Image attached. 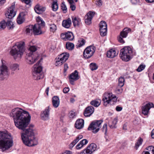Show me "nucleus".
Wrapping results in <instances>:
<instances>
[{
	"instance_id": "1",
	"label": "nucleus",
	"mask_w": 154,
	"mask_h": 154,
	"mask_svg": "<svg viewBox=\"0 0 154 154\" xmlns=\"http://www.w3.org/2000/svg\"><path fill=\"white\" fill-rule=\"evenodd\" d=\"M10 116L13 118L15 126L23 131L21 137L24 144L29 146L37 145L38 142L35 135L34 126H28L31 119L28 112L17 108L12 110Z\"/></svg>"
},
{
	"instance_id": "2",
	"label": "nucleus",
	"mask_w": 154,
	"mask_h": 154,
	"mask_svg": "<svg viewBox=\"0 0 154 154\" xmlns=\"http://www.w3.org/2000/svg\"><path fill=\"white\" fill-rule=\"evenodd\" d=\"M13 144V138L10 133L0 131V149L2 151L9 149Z\"/></svg>"
},
{
	"instance_id": "3",
	"label": "nucleus",
	"mask_w": 154,
	"mask_h": 154,
	"mask_svg": "<svg viewBox=\"0 0 154 154\" xmlns=\"http://www.w3.org/2000/svg\"><path fill=\"white\" fill-rule=\"evenodd\" d=\"M25 42H20L15 43L9 52L10 54L15 60L21 58L25 51Z\"/></svg>"
},
{
	"instance_id": "4",
	"label": "nucleus",
	"mask_w": 154,
	"mask_h": 154,
	"mask_svg": "<svg viewBox=\"0 0 154 154\" xmlns=\"http://www.w3.org/2000/svg\"><path fill=\"white\" fill-rule=\"evenodd\" d=\"M37 48L35 46H31L29 48V52L26 56V61L29 64L34 63L39 58V54L35 52Z\"/></svg>"
},
{
	"instance_id": "5",
	"label": "nucleus",
	"mask_w": 154,
	"mask_h": 154,
	"mask_svg": "<svg viewBox=\"0 0 154 154\" xmlns=\"http://www.w3.org/2000/svg\"><path fill=\"white\" fill-rule=\"evenodd\" d=\"M119 55L121 58L123 60L128 61L132 58V50L129 46L125 47L121 50Z\"/></svg>"
},
{
	"instance_id": "6",
	"label": "nucleus",
	"mask_w": 154,
	"mask_h": 154,
	"mask_svg": "<svg viewBox=\"0 0 154 154\" xmlns=\"http://www.w3.org/2000/svg\"><path fill=\"white\" fill-rule=\"evenodd\" d=\"M41 60V59L33 67L32 74L33 78L35 80L40 79L44 77V75L42 72V67L39 65Z\"/></svg>"
},
{
	"instance_id": "7",
	"label": "nucleus",
	"mask_w": 154,
	"mask_h": 154,
	"mask_svg": "<svg viewBox=\"0 0 154 154\" xmlns=\"http://www.w3.org/2000/svg\"><path fill=\"white\" fill-rule=\"evenodd\" d=\"M103 100L104 105L106 106L109 104L110 105L114 104V103L116 102L117 98L115 96H113L112 93H105L103 95Z\"/></svg>"
},
{
	"instance_id": "8",
	"label": "nucleus",
	"mask_w": 154,
	"mask_h": 154,
	"mask_svg": "<svg viewBox=\"0 0 154 154\" xmlns=\"http://www.w3.org/2000/svg\"><path fill=\"white\" fill-rule=\"evenodd\" d=\"M2 64L0 66V79L3 80L8 77L10 72L9 69L2 60Z\"/></svg>"
},
{
	"instance_id": "9",
	"label": "nucleus",
	"mask_w": 154,
	"mask_h": 154,
	"mask_svg": "<svg viewBox=\"0 0 154 154\" xmlns=\"http://www.w3.org/2000/svg\"><path fill=\"white\" fill-rule=\"evenodd\" d=\"M95 50V47L93 45H91L87 47L84 51L83 56L87 59L90 58L94 54Z\"/></svg>"
},
{
	"instance_id": "10",
	"label": "nucleus",
	"mask_w": 154,
	"mask_h": 154,
	"mask_svg": "<svg viewBox=\"0 0 154 154\" xmlns=\"http://www.w3.org/2000/svg\"><path fill=\"white\" fill-rule=\"evenodd\" d=\"M38 19L40 20L38 23L35 24L34 26L29 25L27 26L26 29H41L43 28L45 25V22L39 17H38Z\"/></svg>"
},
{
	"instance_id": "11",
	"label": "nucleus",
	"mask_w": 154,
	"mask_h": 154,
	"mask_svg": "<svg viewBox=\"0 0 154 154\" xmlns=\"http://www.w3.org/2000/svg\"><path fill=\"white\" fill-rule=\"evenodd\" d=\"M14 8L15 5H13L8 9L7 12L5 14V16L7 18L9 19H11L15 16L16 13L14 11Z\"/></svg>"
},
{
	"instance_id": "12",
	"label": "nucleus",
	"mask_w": 154,
	"mask_h": 154,
	"mask_svg": "<svg viewBox=\"0 0 154 154\" xmlns=\"http://www.w3.org/2000/svg\"><path fill=\"white\" fill-rule=\"evenodd\" d=\"M95 13L90 11L85 16V22L86 24L89 25L91 23V20L94 17Z\"/></svg>"
},
{
	"instance_id": "13",
	"label": "nucleus",
	"mask_w": 154,
	"mask_h": 154,
	"mask_svg": "<svg viewBox=\"0 0 154 154\" xmlns=\"http://www.w3.org/2000/svg\"><path fill=\"white\" fill-rule=\"evenodd\" d=\"M79 78V76L78 75V72L76 70H75L69 75V80L70 83L71 84L74 85V81L77 80Z\"/></svg>"
},
{
	"instance_id": "14",
	"label": "nucleus",
	"mask_w": 154,
	"mask_h": 154,
	"mask_svg": "<svg viewBox=\"0 0 154 154\" xmlns=\"http://www.w3.org/2000/svg\"><path fill=\"white\" fill-rule=\"evenodd\" d=\"M51 109L49 106L46 108L45 110L42 112L41 114V118L42 119L46 120L49 119V112Z\"/></svg>"
},
{
	"instance_id": "15",
	"label": "nucleus",
	"mask_w": 154,
	"mask_h": 154,
	"mask_svg": "<svg viewBox=\"0 0 154 154\" xmlns=\"http://www.w3.org/2000/svg\"><path fill=\"white\" fill-rule=\"evenodd\" d=\"M153 105L152 103H148L145 105L142 106L141 108L142 113L145 116L147 115L150 109L153 107Z\"/></svg>"
},
{
	"instance_id": "16",
	"label": "nucleus",
	"mask_w": 154,
	"mask_h": 154,
	"mask_svg": "<svg viewBox=\"0 0 154 154\" xmlns=\"http://www.w3.org/2000/svg\"><path fill=\"white\" fill-rule=\"evenodd\" d=\"M72 18L74 26L76 28H79L82 25L80 19L74 17H72Z\"/></svg>"
},
{
	"instance_id": "17",
	"label": "nucleus",
	"mask_w": 154,
	"mask_h": 154,
	"mask_svg": "<svg viewBox=\"0 0 154 154\" xmlns=\"http://www.w3.org/2000/svg\"><path fill=\"white\" fill-rule=\"evenodd\" d=\"M94 109L91 106H89L87 107L85 109L84 114L85 117L90 116L94 112Z\"/></svg>"
},
{
	"instance_id": "18",
	"label": "nucleus",
	"mask_w": 154,
	"mask_h": 154,
	"mask_svg": "<svg viewBox=\"0 0 154 154\" xmlns=\"http://www.w3.org/2000/svg\"><path fill=\"white\" fill-rule=\"evenodd\" d=\"M84 123V122L83 119H78L75 123V127L77 129H80L83 128Z\"/></svg>"
},
{
	"instance_id": "19",
	"label": "nucleus",
	"mask_w": 154,
	"mask_h": 154,
	"mask_svg": "<svg viewBox=\"0 0 154 154\" xmlns=\"http://www.w3.org/2000/svg\"><path fill=\"white\" fill-rule=\"evenodd\" d=\"M88 130L89 131H92L94 133H96V121L92 122L89 125Z\"/></svg>"
},
{
	"instance_id": "20",
	"label": "nucleus",
	"mask_w": 154,
	"mask_h": 154,
	"mask_svg": "<svg viewBox=\"0 0 154 154\" xmlns=\"http://www.w3.org/2000/svg\"><path fill=\"white\" fill-rule=\"evenodd\" d=\"M52 102L53 106L55 108H57L60 104V100L58 97L54 96L53 97L52 99Z\"/></svg>"
},
{
	"instance_id": "21",
	"label": "nucleus",
	"mask_w": 154,
	"mask_h": 154,
	"mask_svg": "<svg viewBox=\"0 0 154 154\" xmlns=\"http://www.w3.org/2000/svg\"><path fill=\"white\" fill-rule=\"evenodd\" d=\"M117 122V119L116 118H114L113 120H111L109 121L108 125L111 129L116 128H117L116 125Z\"/></svg>"
},
{
	"instance_id": "22",
	"label": "nucleus",
	"mask_w": 154,
	"mask_h": 154,
	"mask_svg": "<svg viewBox=\"0 0 154 154\" xmlns=\"http://www.w3.org/2000/svg\"><path fill=\"white\" fill-rule=\"evenodd\" d=\"M96 145L94 143H92L86 148L90 154L92 153L96 149Z\"/></svg>"
},
{
	"instance_id": "23",
	"label": "nucleus",
	"mask_w": 154,
	"mask_h": 154,
	"mask_svg": "<svg viewBox=\"0 0 154 154\" xmlns=\"http://www.w3.org/2000/svg\"><path fill=\"white\" fill-rule=\"evenodd\" d=\"M72 24V22L71 19L68 18L66 20H64L62 22V26L65 28H69Z\"/></svg>"
},
{
	"instance_id": "24",
	"label": "nucleus",
	"mask_w": 154,
	"mask_h": 154,
	"mask_svg": "<svg viewBox=\"0 0 154 154\" xmlns=\"http://www.w3.org/2000/svg\"><path fill=\"white\" fill-rule=\"evenodd\" d=\"M19 65L16 63H14L11 64L10 68L12 71L17 72L20 69Z\"/></svg>"
},
{
	"instance_id": "25",
	"label": "nucleus",
	"mask_w": 154,
	"mask_h": 154,
	"mask_svg": "<svg viewBox=\"0 0 154 154\" xmlns=\"http://www.w3.org/2000/svg\"><path fill=\"white\" fill-rule=\"evenodd\" d=\"M117 54H116V51L112 49L107 52V56L108 57L112 58L116 56Z\"/></svg>"
},
{
	"instance_id": "26",
	"label": "nucleus",
	"mask_w": 154,
	"mask_h": 154,
	"mask_svg": "<svg viewBox=\"0 0 154 154\" xmlns=\"http://www.w3.org/2000/svg\"><path fill=\"white\" fill-rule=\"evenodd\" d=\"M69 54L67 53H63L61 54L59 58L60 59L61 61L65 62L68 59Z\"/></svg>"
},
{
	"instance_id": "27",
	"label": "nucleus",
	"mask_w": 154,
	"mask_h": 154,
	"mask_svg": "<svg viewBox=\"0 0 154 154\" xmlns=\"http://www.w3.org/2000/svg\"><path fill=\"white\" fill-rule=\"evenodd\" d=\"M24 14L23 13H21L19 14L17 19V22L18 24H21L24 21Z\"/></svg>"
},
{
	"instance_id": "28",
	"label": "nucleus",
	"mask_w": 154,
	"mask_h": 154,
	"mask_svg": "<svg viewBox=\"0 0 154 154\" xmlns=\"http://www.w3.org/2000/svg\"><path fill=\"white\" fill-rule=\"evenodd\" d=\"M83 137L82 135H78L70 144V147H73L79 141V140Z\"/></svg>"
},
{
	"instance_id": "29",
	"label": "nucleus",
	"mask_w": 154,
	"mask_h": 154,
	"mask_svg": "<svg viewBox=\"0 0 154 154\" xmlns=\"http://www.w3.org/2000/svg\"><path fill=\"white\" fill-rule=\"evenodd\" d=\"M131 32V29H126L125 30L123 29V30L120 32L119 35L122 36L124 38H125L126 37L128 33Z\"/></svg>"
},
{
	"instance_id": "30",
	"label": "nucleus",
	"mask_w": 154,
	"mask_h": 154,
	"mask_svg": "<svg viewBox=\"0 0 154 154\" xmlns=\"http://www.w3.org/2000/svg\"><path fill=\"white\" fill-rule=\"evenodd\" d=\"M33 30V33L34 35H38L43 34L45 32V31L42 29H31Z\"/></svg>"
},
{
	"instance_id": "31",
	"label": "nucleus",
	"mask_w": 154,
	"mask_h": 154,
	"mask_svg": "<svg viewBox=\"0 0 154 154\" xmlns=\"http://www.w3.org/2000/svg\"><path fill=\"white\" fill-rule=\"evenodd\" d=\"M66 49L70 50H72L73 49L74 45L73 44L68 42L66 44Z\"/></svg>"
},
{
	"instance_id": "32",
	"label": "nucleus",
	"mask_w": 154,
	"mask_h": 154,
	"mask_svg": "<svg viewBox=\"0 0 154 154\" xmlns=\"http://www.w3.org/2000/svg\"><path fill=\"white\" fill-rule=\"evenodd\" d=\"M143 141V139L141 137H140L138 139L137 142L135 143V148L137 150L139 147L141 145Z\"/></svg>"
},
{
	"instance_id": "33",
	"label": "nucleus",
	"mask_w": 154,
	"mask_h": 154,
	"mask_svg": "<svg viewBox=\"0 0 154 154\" xmlns=\"http://www.w3.org/2000/svg\"><path fill=\"white\" fill-rule=\"evenodd\" d=\"M6 26H7V28L9 29L14 28V23L11 21H8L6 23Z\"/></svg>"
},
{
	"instance_id": "34",
	"label": "nucleus",
	"mask_w": 154,
	"mask_h": 154,
	"mask_svg": "<svg viewBox=\"0 0 154 154\" xmlns=\"http://www.w3.org/2000/svg\"><path fill=\"white\" fill-rule=\"evenodd\" d=\"M85 43V40L82 38H81L80 40H79V43H78L76 45L77 47H80L84 45Z\"/></svg>"
},
{
	"instance_id": "35",
	"label": "nucleus",
	"mask_w": 154,
	"mask_h": 154,
	"mask_svg": "<svg viewBox=\"0 0 154 154\" xmlns=\"http://www.w3.org/2000/svg\"><path fill=\"white\" fill-rule=\"evenodd\" d=\"M66 33L67 40H72L74 38V36L72 33L71 32H68Z\"/></svg>"
},
{
	"instance_id": "36",
	"label": "nucleus",
	"mask_w": 154,
	"mask_h": 154,
	"mask_svg": "<svg viewBox=\"0 0 154 154\" xmlns=\"http://www.w3.org/2000/svg\"><path fill=\"white\" fill-rule=\"evenodd\" d=\"M100 29H107L106 23L103 21H101L99 24Z\"/></svg>"
},
{
	"instance_id": "37",
	"label": "nucleus",
	"mask_w": 154,
	"mask_h": 154,
	"mask_svg": "<svg viewBox=\"0 0 154 154\" xmlns=\"http://www.w3.org/2000/svg\"><path fill=\"white\" fill-rule=\"evenodd\" d=\"M125 79L123 77H121L119 79V86L120 87H123L124 84Z\"/></svg>"
},
{
	"instance_id": "38",
	"label": "nucleus",
	"mask_w": 154,
	"mask_h": 154,
	"mask_svg": "<svg viewBox=\"0 0 154 154\" xmlns=\"http://www.w3.org/2000/svg\"><path fill=\"white\" fill-rule=\"evenodd\" d=\"M52 8L53 11H57L58 8V4L57 1L53 2L52 5Z\"/></svg>"
},
{
	"instance_id": "39",
	"label": "nucleus",
	"mask_w": 154,
	"mask_h": 154,
	"mask_svg": "<svg viewBox=\"0 0 154 154\" xmlns=\"http://www.w3.org/2000/svg\"><path fill=\"white\" fill-rule=\"evenodd\" d=\"M43 9H44V8L42 9L38 6H36L35 8V11L38 14H40L41 12H43L44 11Z\"/></svg>"
},
{
	"instance_id": "40",
	"label": "nucleus",
	"mask_w": 154,
	"mask_h": 154,
	"mask_svg": "<svg viewBox=\"0 0 154 154\" xmlns=\"http://www.w3.org/2000/svg\"><path fill=\"white\" fill-rule=\"evenodd\" d=\"M146 149L148 150L147 152H149L150 154H154V147L153 146H149L146 147Z\"/></svg>"
},
{
	"instance_id": "41",
	"label": "nucleus",
	"mask_w": 154,
	"mask_h": 154,
	"mask_svg": "<svg viewBox=\"0 0 154 154\" xmlns=\"http://www.w3.org/2000/svg\"><path fill=\"white\" fill-rule=\"evenodd\" d=\"M61 7V9L63 11V12L65 13H66L67 12V8L64 2H62Z\"/></svg>"
},
{
	"instance_id": "42",
	"label": "nucleus",
	"mask_w": 154,
	"mask_h": 154,
	"mask_svg": "<svg viewBox=\"0 0 154 154\" xmlns=\"http://www.w3.org/2000/svg\"><path fill=\"white\" fill-rule=\"evenodd\" d=\"M103 122V120H97V132L99 131L100 129V128L101 126L100 125Z\"/></svg>"
},
{
	"instance_id": "43",
	"label": "nucleus",
	"mask_w": 154,
	"mask_h": 154,
	"mask_svg": "<svg viewBox=\"0 0 154 154\" xmlns=\"http://www.w3.org/2000/svg\"><path fill=\"white\" fill-rule=\"evenodd\" d=\"M146 66L145 65L141 64L140 65L136 70L138 72H140L143 70L145 68Z\"/></svg>"
},
{
	"instance_id": "44",
	"label": "nucleus",
	"mask_w": 154,
	"mask_h": 154,
	"mask_svg": "<svg viewBox=\"0 0 154 154\" xmlns=\"http://www.w3.org/2000/svg\"><path fill=\"white\" fill-rule=\"evenodd\" d=\"M100 35L102 36H105L107 34V29H99Z\"/></svg>"
},
{
	"instance_id": "45",
	"label": "nucleus",
	"mask_w": 154,
	"mask_h": 154,
	"mask_svg": "<svg viewBox=\"0 0 154 154\" xmlns=\"http://www.w3.org/2000/svg\"><path fill=\"white\" fill-rule=\"evenodd\" d=\"M90 69L92 71L96 69V64L95 63H91L90 65Z\"/></svg>"
},
{
	"instance_id": "46",
	"label": "nucleus",
	"mask_w": 154,
	"mask_h": 154,
	"mask_svg": "<svg viewBox=\"0 0 154 154\" xmlns=\"http://www.w3.org/2000/svg\"><path fill=\"white\" fill-rule=\"evenodd\" d=\"M6 23L5 21L0 22V29H4L6 27Z\"/></svg>"
},
{
	"instance_id": "47",
	"label": "nucleus",
	"mask_w": 154,
	"mask_h": 154,
	"mask_svg": "<svg viewBox=\"0 0 154 154\" xmlns=\"http://www.w3.org/2000/svg\"><path fill=\"white\" fill-rule=\"evenodd\" d=\"M101 130L103 132H105V134H106L107 131V125L106 124H105L103 125Z\"/></svg>"
},
{
	"instance_id": "48",
	"label": "nucleus",
	"mask_w": 154,
	"mask_h": 154,
	"mask_svg": "<svg viewBox=\"0 0 154 154\" xmlns=\"http://www.w3.org/2000/svg\"><path fill=\"white\" fill-rule=\"evenodd\" d=\"M123 38H124L123 37H122V36H121L120 35H119L118 37V41L122 43H124L125 42L123 40Z\"/></svg>"
},
{
	"instance_id": "49",
	"label": "nucleus",
	"mask_w": 154,
	"mask_h": 154,
	"mask_svg": "<svg viewBox=\"0 0 154 154\" xmlns=\"http://www.w3.org/2000/svg\"><path fill=\"white\" fill-rule=\"evenodd\" d=\"M70 8L72 11H74L76 8V6L75 3L70 4Z\"/></svg>"
},
{
	"instance_id": "50",
	"label": "nucleus",
	"mask_w": 154,
	"mask_h": 154,
	"mask_svg": "<svg viewBox=\"0 0 154 154\" xmlns=\"http://www.w3.org/2000/svg\"><path fill=\"white\" fill-rule=\"evenodd\" d=\"M80 142L82 146H83L84 145H85L88 143V141L86 139H84L81 141Z\"/></svg>"
},
{
	"instance_id": "51",
	"label": "nucleus",
	"mask_w": 154,
	"mask_h": 154,
	"mask_svg": "<svg viewBox=\"0 0 154 154\" xmlns=\"http://www.w3.org/2000/svg\"><path fill=\"white\" fill-rule=\"evenodd\" d=\"M66 35V34L62 33L61 34L60 36L62 39L66 41L67 40Z\"/></svg>"
},
{
	"instance_id": "52",
	"label": "nucleus",
	"mask_w": 154,
	"mask_h": 154,
	"mask_svg": "<svg viewBox=\"0 0 154 154\" xmlns=\"http://www.w3.org/2000/svg\"><path fill=\"white\" fill-rule=\"evenodd\" d=\"M59 60L56 61V66L57 65H62V63L63 62V61H61L60 59L59 58Z\"/></svg>"
},
{
	"instance_id": "53",
	"label": "nucleus",
	"mask_w": 154,
	"mask_h": 154,
	"mask_svg": "<svg viewBox=\"0 0 154 154\" xmlns=\"http://www.w3.org/2000/svg\"><path fill=\"white\" fill-rule=\"evenodd\" d=\"M76 115V113L73 111H71L70 112L69 117L70 118H73Z\"/></svg>"
},
{
	"instance_id": "54",
	"label": "nucleus",
	"mask_w": 154,
	"mask_h": 154,
	"mask_svg": "<svg viewBox=\"0 0 154 154\" xmlns=\"http://www.w3.org/2000/svg\"><path fill=\"white\" fill-rule=\"evenodd\" d=\"M25 32L28 35H30V33H33V30L31 29H26Z\"/></svg>"
},
{
	"instance_id": "55",
	"label": "nucleus",
	"mask_w": 154,
	"mask_h": 154,
	"mask_svg": "<svg viewBox=\"0 0 154 154\" xmlns=\"http://www.w3.org/2000/svg\"><path fill=\"white\" fill-rule=\"evenodd\" d=\"M80 154H90V153L86 149L81 152Z\"/></svg>"
},
{
	"instance_id": "56",
	"label": "nucleus",
	"mask_w": 154,
	"mask_h": 154,
	"mask_svg": "<svg viewBox=\"0 0 154 154\" xmlns=\"http://www.w3.org/2000/svg\"><path fill=\"white\" fill-rule=\"evenodd\" d=\"M91 105L92 106L96 107V100H92L90 103Z\"/></svg>"
},
{
	"instance_id": "57",
	"label": "nucleus",
	"mask_w": 154,
	"mask_h": 154,
	"mask_svg": "<svg viewBox=\"0 0 154 154\" xmlns=\"http://www.w3.org/2000/svg\"><path fill=\"white\" fill-rule=\"evenodd\" d=\"M97 5L99 7H100L102 5L103 2L101 0H98V1H97Z\"/></svg>"
},
{
	"instance_id": "58",
	"label": "nucleus",
	"mask_w": 154,
	"mask_h": 154,
	"mask_svg": "<svg viewBox=\"0 0 154 154\" xmlns=\"http://www.w3.org/2000/svg\"><path fill=\"white\" fill-rule=\"evenodd\" d=\"M83 146L81 144L80 142L77 145L76 147L77 149H81Z\"/></svg>"
},
{
	"instance_id": "59",
	"label": "nucleus",
	"mask_w": 154,
	"mask_h": 154,
	"mask_svg": "<svg viewBox=\"0 0 154 154\" xmlns=\"http://www.w3.org/2000/svg\"><path fill=\"white\" fill-rule=\"evenodd\" d=\"M69 91V88H65L63 90V92L64 93H67Z\"/></svg>"
},
{
	"instance_id": "60",
	"label": "nucleus",
	"mask_w": 154,
	"mask_h": 154,
	"mask_svg": "<svg viewBox=\"0 0 154 154\" xmlns=\"http://www.w3.org/2000/svg\"><path fill=\"white\" fill-rule=\"evenodd\" d=\"M21 1L27 5L29 4L31 2V0H21Z\"/></svg>"
},
{
	"instance_id": "61",
	"label": "nucleus",
	"mask_w": 154,
	"mask_h": 154,
	"mask_svg": "<svg viewBox=\"0 0 154 154\" xmlns=\"http://www.w3.org/2000/svg\"><path fill=\"white\" fill-rule=\"evenodd\" d=\"M116 110L117 111H120L122 110V108L121 107H120L118 106H116Z\"/></svg>"
},
{
	"instance_id": "62",
	"label": "nucleus",
	"mask_w": 154,
	"mask_h": 154,
	"mask_svg": "<svg viewBox=\"0 0 154 154\" xmlns=\"http://www.w3.org/2000/svg\"><path fill=\"white\" fill-rule=\"evenodd\" d=\"M56 26L54 24H53L50 25V29H56Z\"/></svg>"
},
{
	"instance_id": "63",
	"label": "nucleus",
	"mask_w": 154,
	"mask_h": 154,
	"mask_svg": "<svg viewBox=\"0 0 154 154\" xmlns=\"http://www.w3.org/2000/svg\"><path fill=\"white\" fill-rule=\"evenodd\" d=\"M63 153V154H72V152L69 150H66Z\"/></svg>"
},
{
	"instance_id": "64",
	"label": "nucleus",
	"mask_w": 154,
	"mask_h": 154,
	"mask_svg": "<svg viewBox=\"0 0 154 154\" xmlns=\"http://www.w3.org/2000/svg\"><path fill=\"white\" fill-rule=\"evenodd\" d=\"M68 68V65L66 63L64 64V72H66Z\"/></svg>"
}]
</instances>
